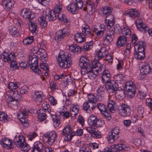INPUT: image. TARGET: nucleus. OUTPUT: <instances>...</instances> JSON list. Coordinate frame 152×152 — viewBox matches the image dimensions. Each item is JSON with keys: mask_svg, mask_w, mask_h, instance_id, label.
I'll return each mask as SVG.
<instances>
[{"mask_svg": "<svg viewBox=\"0 0 152 152\" xmlns=\"http://www.w3.org/2000/svg\"><path fill=\"white\" fill-rule=\"evenodd\" d=\"M79 66L81 69V73L82 75H86L88 79H93L96 77V75L94 73V71L98 72L99 70H102V65L99 62L91 64L87 58L83 56L80 57Z\"/></svg>", "mask_w": 152, "mask_h": 152, "instance_id": "obj_1", "label": "nucleus"}, {"mask_svg": "<svg viewBox=\"0 0 152 152\" xmlns=\"http://www.w3.org/2000/svg\"><path fill=\"white\" fill-rule=\"evenodd\" d=\"M57 14L54 13L53 11H50L49 9L44 10L43 15L39 17V21L40 25L42 28H46L47 25V20L53 21L56 18Z\"/></svg>", "mask_w": 152, "mask_h": 152, "instance_id": "obj_2", "label": "nucleus"}, {"mask_svg": "<svg viewBox=\"0 0 152 152\" xmlns=\"http://www.w3.org/2000/svg\"><path fill=\"white\" fill-rule=\"evenodd\" d=\"M57 60L59 65L62 69L69 67L72 64L71 57L67 53L63 52L59 53Z\"/></svg>", "mask_w": 152, "mask_h": 152, "instance_id": "obj_3", "label": "nucleus"}, {"mask_svg": "<svg viewBox=\"0 0 152 152\" xmlns=\"http://www.w3.org/2000/svg\"><path fill=\"white\" fill-rule=\"evenodd\" d=\"M123 35L119 37L117 42V47L118 48L126 45L128 39L130 37L132 32L129 29L124 28L122 31Z\"/></svg>", "mask_w": 152, "mask_h": 152, "instance_id": "obj_4", "label": "nucleus"}, {"mask_svg": "<svg viewBox=\"0 0 152 152\" xmlns=\"http://www.w3.org/2000/svg\"><path fill=\"white\" fill-rule=\"evenodd\" d=\"M105 87L107 91L109 93H115V95L120 97L123 95V90L121 93L116 92L118 89V86L114 80H111L107 83L105 85Z\"/></svg>", "mask_w": 152, "mask_h": 152, "instance_id": "obj_5", "label": "nucleus"}, {"mask_svg": "<svg viewBox=\"0 0 152 152\" xmlns=\"http://www.w3.org/2000/svg\"><path fill=\"white\" fill-rule=\"evenodd\" d=\"M29 64L30 65V67L35 73L40 75L41 74V72L37 68L38 67V58L35 55L31 54L28 56Z\"/></svg>", "mask_w": 152, "mask_h": 152, "instance_id": "obj_6", "label": "nucleus"}, {"mask_svg": "<svg viewBox=\"0 0 152 152\" xmlns=\"http://www.w3.org/2000/svg\"><path fill=\"white\" fill-rule=\"evenodd\" d=\"M132 110L129 105L126 104H122L118 108L119 114L123 117L129 116L131 114Z\"/></svg>", "mask_w": 152, "mask_h": 152, "instance_id": "obj_7", "label": "nucleus"}, {"mask_svg": "<svg viewBox=\"0 0 152 152\" xmlns=\"http://www.w3.org/2000/svg\"><path fill=\"white\" fill-rule=\"evenodd\" d=\"M129 148L124 144H118L111 145L110 148L105 149L104 151H99L98 152H119L121 151H128Z\"/></svg>", "mask_w": 152, "mask_h": 152, "instance_id": "obj_8", "label": "nucleus"}, {"mask_svg": "<svg viewBox=\"0 0 152 152\" xmlns=\"http://www.w3.org/2000/svg\"><path fill=\"white\" fill-rule=\"evenodd\" d=\"M130 98H132L135 94L136 87L132 81L126 82L124 88Z\"/></svg>", "mask_w": 152, "mask_h": 152, "instance_id": "obj_9", "label": "nucleus"}, {"mask_svg": "<svg viewBox=\"0 0 152 152\" xmlns=\"http://www.w3.org/2000/svg\"><path fill=\"white\" fill-rule=\"evenodd\" d=\"M115 33L113 29L108 30L103 38V44L106 45H108L113 41Z\"/></svg>", "mask_w": 152, "mask_h": 152, "instance_id": "obj_10", "label": "nucleus"}, {"mask_svg": "<svg viewBox=\"0 0 152 152\" xmlns=\"http://www.w3.org/2000/svg\"><path fill=\"white\" fill-rule=\"evenodd\" d=\"M96 106L107 120L109 121L111 119V117L107 111L105 105L102 103H98Z\"/></svg>", "mask_w": 152, "mask_h": 152, "instance_id": "obj_11", "label": "nucleus"}, {"mask_svg": "<svg viewBox=\"0 0 152 152\" xmlns=\"http://www.w3.org/2000/svg\"><path fill=\"white\" fill-rule=\"evenodd\" d=\"M66 30V29L64 28L57 31L55 33L54 39L57 42L62 40L64 37L68 36L69 35V33Z\"/></svg>", "mask_w": 152, "mask_h": 152, "instance_id": "obj_12", "label": "nucleus"}, {"mask_svg": "<svg viewBox=\"0 0 152 152\" xmlns=\"http://www.w3.org/2000/svg\"><path fill=\"white\" fill-rule=\"evenodd\" d=\"M21 15L24 18L28 19L29 22L35 17L34 14L27 8H23L21 10Z\"/></svg>", "mask_w": 152, "mask_h": 152, "instance_id": "obj_13", "label": "nucleus"}, {"mask_svg": "<svg viewBox=\"0 0 152 152\" xmlns=\"http://www.w3.org/2000/svg\"><path fill=\"white\" fill-rule=\"evenodd\" d=\"M56 136V133L53 131L50 132L49 134H45L43 137L47 139L46 141L50 145H52L54 142Z\"/></svg>", "mask_w": 152, "mask_h": 152, "instance_id": "obj_14", "label": "nucleus"}, {"mask_svg": "<svg viewBox=\"0 0 152 152\" xmlns=\"http://www.w3.org/2000/svg\"><path fill=\"white\" fill-rule=\"evenodd\" d=\"M0 143L3 148L7 149H10L13 148L11 140L7 138L2 139L0 141Z\"/></svg>", "mask_w": 152, "mask_h": 152, "instance_id": "obj_15", "label": "nucleus"}, {"mask_svg": "<svg viewBox=\"0 0 152 152\" xmlns=\"http://www.w3.org/2000/svg\"><path fill=\"white\" fill-rule=\"evenodd\" d=\"M85 6L83 8L84 11L88 12L89 13L91 14L95 11V7L94 4L90 0L86 1Z\"/></svg>", "mask_w": 152, "mask_h": 152, "instance_id": "obj_16", "label": "nucleus"}, {"mask_svg": "<svg viewBox=\"0 0 152 152\" xmlns=\"http://www.w3.org/2000/svg\"><path fill=\"white\" fill-rule=\"evenodd\" d=\"M14 142L17 147H20L21 148L23 147V146L26 143L24 137L21 135L16 137L14 140Z\"/></svg>", "mask_w": 152, "mask_h": 152, "instance_id": "obj_17", "label": "nucleus"}, {"mask_svg": "<svg viewBox=\"0 0 152 152\" xmlns=\"http://www.w3.org/2000/svg\"><path fill=\"white\" fill-rule=\"evenodd\" d=\"M136 24L138 29L140 31L145 32L148 30V27L144 24L141 19H137L136 21Z\"/></svg>", "mask_w": 152, "mask_h": 152, "instance_id": "obj_18", "label": "nucleus"}, {"mask_svg": "<svg viewBox=\"0 0 152 152\" xmlns=\"http://www.w3.org/2000/svg\"><path fill=\"white\" fill-rule=\"evenodd\" d=\"M95 104L88 102H85L83 104V109L87 113H90L94 109Z\"/></svg>", "mask_w": 152, "mask_h": 152, "instance_id": "obj_19", "label": "nucleus"}, {"mask_svg": "<svg viewBox=\"0 0 152 152\" xmlns=\"http://www.w3.org/2000/svg\"><path fill=\"white\" fill-rule=\"evenodd\" d=\"M15 57L14 53H11L8 54L7 53L3 52L1 56V58L5 62H10Z\"/></svg>", "mask_w": 152, "mask_h": 152, "instance_id": "obj_20", "label": "nucleus"}, {"mask_svg": "<svg viewBox=\"0 0 152 152\" xmlns=\"http://www.w3.org/2000/svg\"><path fill=\"white\" fill-rule=\"evenodd\" d=\"M140 71L141 74L143 75H146L149 74L152 71L151 66L147 63L144 64L141 66Z\"/></svg>", "mask_w": 152, "mask_h": 152, "instance_id": "obj_21", "label": "nucleus"}, {"mask_svg": "<svg viewBox=\"0 0 152 152\" xmlns=\"http://www.w3.org/2000/svg\"><path fill=\"white\" fill-rule=\"evenodd\" d=\"M82 29L83 32L85 34L92 38L94 36V34L93 32H91V30L90 29L89 26L86 24H83L82 26Z\"/></svg>", "mask_w": 152, "mask_h": 152, "instance_id": "obj_22", "label": "nucleus"}, {"mask_svg": "<svg viewBox=\"0 0 152 152\" xmlns=\"http://www.w3.org/2000/svg\"><path fill=\"white\" fill-rule=\"evenodd\" d=\"M43 148L44 146L42 143L39 141L36 142L32 148V152H42Z\"/></svg>", "mask_w": 152, "mask_h": 152, "instance_id": "obj_23", "label": "nucleus"}, {"mask_svg": "<svg viewBox=\"0 0 152 152\" xmlns=\"http://www.w3.org/2000/svg\"><path fill=\"white\" fill-rule=\"evenodd\" d=\"M107 107L110 112L114 113L117 110V105L115 102L110 100L107 104Z\"/></svg>", "mask_w": 152, "mask_h": 152, "instance_id": "obj_24", "label": "nucleus"}, {"mask_svg": "<svg viewBox=\"0 0 152 152\" xmlns=\"http://www.w3.org/2000/svg\"><path fill=\"white\" fill-rule=\"evenodd\" d=\"M102 78L103 82L107 83L111 79L110 75L108 70H104L102 74Z\"/></svg>", "mask_w": 152, "mask_h": 152, "instance_id": "obj_25", "label": "nucleus"}, {"mask_svg": "<svg viewBox=\"0 0 152 152\" xmlns=\"http://www.w3.org/2000/svg\"><path fill=\"white\" fill-rule=\"evenodd\" d=\"M28 25L29 26V29L32 34L34 35L36 34L37 33V23L30 21L28 24Z\"/></svg>", "mask_w": 152, "mask_h": 152, "instance_id": "obj_26", "label": "nucleus"}, {"mask_svg": "<svg viewBox=\"0 0 152 152\" xmlns=\"http://www.w3.org/2000/svg\"><path fill=\"white\" fill-rule=\"evenodd\" d=\"M3 4L4 6H5L6 10H9L13 7L14 1L13 0H4Z\"/></svg>", "mask_w": 152, "mask_h": 152, "instance_id": "obj_27", "label": "nucleus"}, {"mask_svg": "<svg viewBox=\"0 0 152 152\" xmlns=\"http://www.w3.org/2000/svg\"><path fill=\"white\" fill-rule=\"evenodd\" d=\"M74 38L76 41L78 43L83 42L85 40V36L83 33H77L74 35Z\"/></svg>", "mask_w": 152, "mask_h": 152, "instance_id": "obj_28", "label": "nucleus"}, {"mask_svg": "<svg viewBox=\"0 0 152 152\" xmlns=\"http://www.w3.org/2000/svg\"><path fill=\"white\" fill-rule=\"evenodd\" d=\"M8 31L9 33L12 36L18 37L19 35L18 29L14 26H10L9 27Z\"/></svg>", "mask_w": 152, "mask_h": 152, "instance_id": "obj_29", "label": "nucleus"}, {"mask_svg": "<svg viewBox=\"0 0 152 152\" xmlns=\"http://www.w3.org/2000/svg\"><path fill=\"white\" fill-rule=\"evenodd\" d=\"M119 137V135L114 134L113 132L109 133L107 137V141L109 143H111L114 142L115 140L117 139Z\"/></svg>", "mask_w": 152, "mask_h": 152, "instance_id": "obj_30", "label": "nucleus"}, {"mask_svg": "<svg viewBox=\"0 0 152 152\" xmlns=\"http://www.w3.org/2000/svg\"><path fill=\"white\" fill-rule=\"evenodd\" d=\"M46 112V111L43 109H40L37 111V116L40 121H43L46 119L47 117V115L45 113Z\"/></svg>", "mask_w": 152, "mask_h": 152, "instance_id": "obj_31", "label": "nucleus"}, {"mask_svg": "<svg viewBox=\"0 0 152 152\" xmlns=\"http://www.w3.org/2000/svg\"><path fill=\"white\" fill-rule=\"evenodd\" d=\"M134 56L136 58L139 60L143 59L145 57V51L137 50L134 53Z\"/></svg>", "mask_w": 152, "mask_h": 152, "instance_id": "obj_32", "label": "nucleus"}, {"mask_svg": "<svg viewBox=\"0 0 152 152\" xmlns=\"http://www.w3.org/2000/svg\"><path fill=\"white\" fill-rule=\"evenodd\" d=\"M79 106L77 104H73L72 105V109L70 112L72 115L75 117L79 113Z\"/></svg>", "mask_w": 152, "mask_h": 152, "instance_id": "obj_33", "label": "nucleus"}, {"mask_svg": "<svg viewBox=\"0 0 152 152\" xmlns=\"http://www.w3.org/2000/svg\"><path fill=\"white\" fill-rule=\"evenodd\" d=\"M38 54L40 56L39 59L42 61L45 62L48 59L47 53L44 49H41Z\"/></svg>", "mask_w": 152, "mask_h": 152, "instance_id": "obj_34", "label": "nucleus"}, {"mask_svg": "<svg viewBox=\"0 0 152 152\" xmlns=\"http://www.w3.org/2000/svg\"><path fill=\"white\" fill-rule=\"evenodd\" d=\"M10 91L11 93L12 94V96L13 100L18 101L21 99L22 96L17 90H15L14 91L10 90Z\"/></svg>", "mask_w": 152, "mask_h": 152, "instance_id": "obj_35", "label": "nucleus"}, {"mask_svg": "<svg viewBox=\"0 0 152 152\" xmlns=\"http://www.w3.org/2000/svg\"><path fill=\"white\" fill-rule=\"evenodd\" d=\"M74 3L69 4L67 6L68 11L73 14H76L78 13L77 9Z\"/></svg>", "mask_w": 152, "mask_h": 152, "instance_id": "obj_36", "label": "nucleus"}, {"mask_svg": "<svg viewBox=\"0 0 152 152\" xmlns=\"http://www.w3.org/2000/svg\"><path fill=\"white\" fill-rule=\"evenodd\" d=\"M106 51H107L105 48L102 47L101 48L96 54L99 59L102 58L105 56H107V54L106 53Z\"/></svg>", "mask_w": 152, "mask_h": 152, "instance_id": "obj_37", "label": "nucleus"}, {"mask_svg": "<svg viewBox=\"0 0 152 152\" xmlns=\"http://www.w3.org/2000/svg\"><path fill=\"white\" fill-rule=\"evenodd\" d=\"M136 48H137V50L145 51L146 45L144 42L143 41H139L135 45Z\"/></svg>", "mask_w": 152, "mask_h": 152, "instance_id": "obj_38", "label": "nucleus"}, {"mask_svg": "<svg viewBox=\"0 0 152 152\" xmlns=\"http://www.w3.org/2000/svg\"><path fill=\"white\" fill-rule=\"evenodd\" d=\"M139 13L135 9H131L128 11L126 14L127 15H129L132 18L138 17Z\"/></svg>", "mask_w": 152, "mask_h": 152, "instance_id": "obj_39", "label": "nucleus"}, {"mask_svg": "<svg viewBox=\"0 0 152 152\" xmlns=\"http://www.w3.org/2000/svg\"><path fill=\"white\" fill-rule=\"evenodd\" d=\"M97 120L96 117L94 115H91L88 119V122L90 126L95 127V124Z\"/></svg>", "mask_w": 152, "mask_h": 152, "instance_id": "obj_40", "label": "nucleus"}, {"mask_svg": "<svg viewBox=\"0 0 152 152\" xmlns=\"http://www.w3.org/2000/svg\"><path fill=\"white\" fill-rule=\"evenodd\" d=\"M20 84L18 83L10 82L8 85V88L10 90H15L19 86Z\"/></svg>", "mask_w": 152, "mask_h": 152, "instance_id": "obj_41", "label": "nucleus"}, {"mask_svg": "<svg viewBox=\"0 0 152 152\" xmlns=\"http://www.w3.org/2000/svg\"><path fill=\"white\" fill-rule=\"evenodd\" d=\"M18 101L13 99V100H12L9 103H8V105L9 107H11L13 109L15 110L18 107Z\"/></svg>", "mask_w": 152, "mask_h": 152, "instance_id": "obj_42", "label": "nucleus"}, {"mask_svg": "<svg viewBox=\"0 0 152 152\" xmlns=\"http://www.w3.org/2000/svg\"><path fill=\"white\" fill-rule=\"evenodd\" d=\"M144 112V108L143 107H139L137 109V115L139 118H143V114Z\"/></svg>", "mask_w": 152, "mask_h": 152, "instance_id": "obj_43", "label": "nucleus"}, {"mask_svg": "<svg viewBox=\"0 0 152 152\" xmlns=\"http://www.w3.org/2000/svg\"><path fill=\"white\" fill-rule=\"evenodd\" d=\"M72 132V129L70 126L68 125L66 126L62 131V134L66 135L68 133H70Z\"/></svg>", "mask_w": 152, "mask_h": 152, "instance_id": "obj_44", "label": "nucleus"}, {"mask_svg": "<svg viewBox=\"0 0 152 152\" xmlns=\"http://www.w3.org/2000/svg\"><path fill=\"white\" fill-rule=\"evenodd\" d=\"M10 69L11 71H13L16 69H18L19 66L17 65V64L14 59L12 60L11 61Z\"/></svg>", "mask_w": 152, "mask_h": 152, "instance_id": "obj_45", "label": "nucleus"}, {"mask_svg": "<svg viewBox=\"0 0 152 152\" xmlns=\"http://www.w3.org/2000/svg\"><path fill=\"white\" fill-rule=\"evenodd\" d=\"M93 44V42L92 41L85 43L83 46L84 49L86 50L91 49L92 48Z\"/></svg>", "mask_w": 152, "mask_h": 152, "instance_id": "obj_46", "label": "nucleus"}, {"mask_svg": "<svg viewBox=\"0 0 152 152\" xmlns=\"http://www.w3.org/2000/svg\"><path fill=\"white\" fill-rule=\"evenodd\" d=\"M105 23L107 29H110L111 27L113 26L115 23V21L114 20H108L105 21Z\"/></svg>", "mask_w": 152, "mask_h": 152, "instance_id": "obj_47", "label": "nucleus"}, {"mask_svg": "<svg viewBox=\"0 0 152 152\" xmlns=\"http://www.w3.org/2000/svg\"><path fill=\"white\" fill-rule=\"evenodd\" d=\"M33 36L28 37V38L25 39L23 41V44L26 45H29L33 41Z\"/></svg>", "mask_w": 152, "mask_h": 152, "instance_id": "obj_48", "label": "nucleus"}, {"mask_svg": "<svg viewBox=\"0 0 152 152\" xmlns=\"http://www.w3.org/2000/svg\"><path fill=\"white\" fill-rule=\"evenodd\" d=\"M88 97V102L94 103L95 104L96 103V99H95V96L94 95L89 94Z\"/></svg>", "mask_w": 152, "mask_h": 152, "instance_id": "obj_49", "label": "nucleus"}, {"mask_svg": "<svg viewBox=\"0 0 152 152\" xmlns=\"http://www.w3.org/2000/svg\"><path fill=\"white\" fill-rule=\"evenodd\" d=\"M8 119V117L6 114L1 112L0 115V121H3L5 122H7Z\"/></svg>", "mask_w": 152, "mask_h": 152, "instance_id": "obj_50", "label": "nucleus"}, {"mask_svg": "<svg viewBox=\"0 0 152 152\" xmlns=\"http://www.w3.org/2000/svg\"><path fill=\"white\" fill-rule=\"evenodd\" d=\"M74 4L77 10L81 9L83 7V3L81 0H76V2Z\"/></svg>", "mask_w": 152, "mask_h": 152, "instance_id": "obj_51", "label": "nucleus"}, {"mask_svg": "<svg viewBox=\"0 0 152 152\" xmlns=\"http://www.w3.org/2000/svg\"><path fill=\"white\" fill-rule=\"evenodd\" d=\"M39 92H36L35 93V95L36 97L35 98V100L37 102L38 101L39 102H42V97L43 96L42 94H39Z\"/></svg>", "mask_w": 152, "mask_h": 152, "instance_id": "obj_52", "label": "nucleus"}, {"mask_svg": "<svg viewBox=\"0 0 152 152\" xmlns=\"http://www.w3.org/2000/svg\"><path fill=\"white\" fill-rule=\"evenodd\" d=\"M113 11V9L110 7H105L103 9V13L105 15L107 14L111 13Z\"/></svg>", "mask_w": 152, "mask_h": 152, "instance_id": "obj_53", "label": "nucleus"}, {"mask_svg": "<svg viewBox=\"0 0 152 152\" xmlns=\"http://www.w3.org/2000/svg\"><path fill=\"white\" fill-rule=\"evenodd\" d=\"M28 91V87L25 86H22L20 88V92L23 94H26Z\"/></svg>", "mask_w": 152, "mask_h": 152, "instance_id": "obj_54", "label": "nucleus"}, {"mask_svg": "<svg viewBox=\"0 0 152 152\" xmlns=\"http://www.w3.org/2000/svg\"><path fill=\"white\" fill-rule=\"evenodd\" d=\"M104 28H103L101 30H99L97 32H96V36L98 38L101 37L103 35L104 32Z\"/></svg>", "mask_w": 152, "mask_h": 152, "instance_id": "obj_55", "label": "nucleus"}, {"mask_svg": "<svg viewBox=\"0 0 152 152\" xmlns=\"http://www.w3.org/2000/svg\"><path fill=\"white\" fill-rule=\"evenodd\" d=\"M114 79L117 82L121 81L123 80V76L121 74H118L114 76Z\"/></svg>", "mask_w": 152, "mask_h": 152, "instance_id": "obj_56", "label": "nucleus"}, {"mask_svg": "<svg viewBox=\"0 0 152 152\" xmlns=\"http://www.w3.org/2000/svg\"><path fill=\"white\" fill-rule=\"evenodd\" d=\"M48 100L52 105H54L56 104L57 103L56 100L53 96H50V97H48Z\"/></svg>", "mask_w": 152, "mask_h": 152, "instance_id": "obj_57", "label": "nucleus"}, {"mask_svg": "<svg viewBox=\"0 0 152 152\" xmlns=\"http://www.w3.org/2000/svg\"><path fill=\"white\" fill-rule=\"evenodd\" d=\"M23 147L21 148V150L24 152L28 151L30 149V147L29 145L27 144L26 142L24 144V145L23 146Z\"/></svg>", "mask_w": 152, "mask_h": 152, "instance_id": "obj_58", "label": "nucleus"}, {"mask_svg": "<svg viewBox=\"0 0 152 152\" xmlns=\"http://www.w3.org/2000/svg\"><path fill=\"white\" fill-rule=\"evenodd\" d=\"M104 90L105 89L104 87L103 86H100L97 89L96 94H104Z\"/></svg>", "mask_w": 152, "mask_h": 152, "instance_id": "obj_59", "label": "nucleus"}, {"mask_svg": "<svg viewBox=\"0 0 152 152\" xmlns=\"http://www.w3.org/2000/svg\"><path fill=\"white\" fill-rule=\"evenodd\" d=\"M104 124V122L103 120H101L100 119H97L96 121V123L95 124V126L102 127Z\"/></svg>", "mask_w": 152, "mask_h": 152, "instance_id": "obj_60", "label": "nucleus"}, {"mask_svg": "<svg viewBox=\"0 0 152 152\" xmlns=\"http://www.w3.org/2000/svg\"><path fill=\"white\" fill-rule=\"evenodd\" d=\"M114 30H113L117 34H119L121 31V27L118 25H116L114 28Z\"/></svg>", "mask_w": 152, "mask_h": 152, "instance_id": "obj_61", "label": "nucleus"}, {"mask_svg": "<svg viewBox=\"0 0 152 152\" xmlns=\"http://www.w3.org/2000/svg\"><path fill=\"white\" fill-rule=\"evenodd\" d=\"M48 64L47 63H42L40 65V67L44 70L48 71L49 67L48 66Z\"/></svg>", "mask_w": 152, "mask_h": 152, "instance_id": "obj_62", "label": "nucleus"}, {"mask_svg": "<svg viewBox=\"0 0 152 152\" xmlns=\"http://www.w3.org/2000/svg\"><path fill=\"white\" fill-rule=\"evenodd\" d=\"M39 3L45 6H46L49 4L50 0H37Z\"/></svg>", "mask_w": 152, "mask_h": 152, "instance_id": "obj_63", "label": "nucleus"}, {"mask_svg": "<svg viewBox=\"0 0 152 152\" xmlns=\"http://www.w3.org/2000/svg\"><path fill=\"white\" fill-rule=\"evenodd\" d=\"M5 99L8 104V103L10 102L13 99L12 96H10L8 94L7 95L5 96Z\"/></svg>", "mask_w": 152, "mask_h": 152, "instance_id": "obj_64", "label": "nucleus"}]
</instances>
